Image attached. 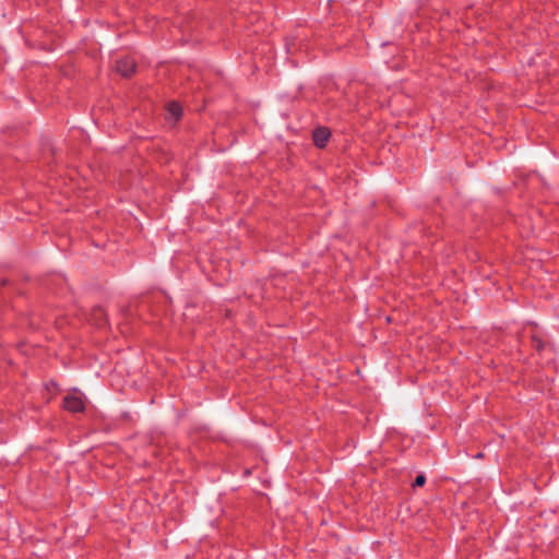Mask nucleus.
I'll list each match as a JSON object with an SVG mask.
<instances>
[{
  "label": "nucleus",
  "mask_w": 559,
  "mask_h": 559,
  "mask_svg": "<svg viewBox=\"0 0 559 559\" xmlns=\"http://www.w3.org/2000/svg\"><path fill=\"white\" fill-rule=\"evenodd\" d=\"M63 407L72 413L84 411V401L78 391L69 393L63 399Z\"/></svg>",
  "instance_id": "1"
},
{
  "label": "nucleus",
  "mask_w": 559,
  "mask_h": 559,
  "mask_svg": "<svg viewBox=\"0 0 559 559\" xmlns=\"http://www.w3.org/2000/svg\"><path fill=\"white\" fill-rule=\"evenodd\" d=\"M116 69L121 75L129 76L134 72L135 62L131 58H122L117 61Z\"/></svg>",
  "instance_id": "2"
},
{
  "label": "nucleus",
  "mask_w": 559,
  "mask_h": 559,
  "mask_svg": "<svg viewBox=\"0 0 559 559\" xmlns=\"http://www.w3.org/2000/svg\"><path fill=\"white\" fill-rule=\"evenodd\" d=\"M330 135L329 129L318 128L313 131V142L318 147L322 148L326 145Z\"/></svg>",
  "instance_id": "3"
},
{
  "label": "nucleus",
  "mask_w": 559,
  "mask_h": 559,
  "mask_svg": "<svg viewBox=\"0 0 559 559\" xmlns=\"http://www.w3.org/2000/svg\"><path fill=\"white\" fill-rule=\"evenodd\" d=\"M167 112L169 115V118L174 119L175 121L178 120L182 114L181 106L178 103H169L167 106Z\"/></svg>",
  "instance_id": "4"
},
{
  "label": "nucleus",
  "mask_w": 559,
  "mask_h": 559,
  "mask_svg": "<svg viewBox=\"0 0 559 559\" xmlns=\"http://www.w3.org/2000/svg\"><path fill=\"white\" fill-rule=\"evenodd\" d=\"M426 481V478L424 475H418L416 478H415V481L413 484V486H416V487H419V486H423Z\"/></svg>",
  "instance_id": "5"
},
{
  "label": "nucleus",
  "mask_w": 559,
  "mask_h": 559,
  "mask_svg": "<svg viewBox=\"0 0 559 559\" xmlns=\"http://www.w3.org/2000/svg\"><path fill=\"white\" fill-rule=\"evenodd\" d=\"M52 386L55 388V386H56V383L51 382V385H48V384H47V385H46V389H48V390H49V389H52Z\"/></svg>",
  "instance_id": "6"
},
{
  "label": "nucleus",
  "mask_w": 559,
  "mask_h": 559,
  "mask_svg": "<svg viewBox=\"0 0 559 559\" xmlns=\"http://www.w3.org/2000/svg\"><path fill=\"white\" fill-rule=\"evenodd\" d=\"M52 386L55 388V386H56V383L51 382V385H48V384H47V385H46V389H48V390H49V389H52Z\"/></svg>",
  "instance_id": "7"
},
{
  "label": "nucleus",
  "mask_w": 559,
  "mask_h": 559,
  "mask_svg": "<svg viewBox=\"0 0 559 559\" xmlns=\"http://www.w3.org/2000/svg\"><path fill=\"white\" fill-rule=\"evenodd\" d=\"M52 386L55 388V386H56V383L51 382V385H48V384H47V385H46V389H48V390H49V389H52Z\"/></svg>",
  "instance_id": "8"
},
{
  "label": "nucleus",
  "mask_w": 559,
  "mask_h": 559,
  "mask_svg": "<svg viewBox=\"0 0 559 559\" xmlns=\"http://www.w3.org/2000/svg\"><path fill=\"white\" fill-rule=\"evenodd\" d=\"M536 348H537V349H540V348H542V343H540L539 341L536 343Z\"/></svg>",
  "instance_id": "9"
},
{
  "label": "nucleus",
  "mask_w": 559,
  "mask_h": 559,
  "mask_svg": "<svg viewBox=\"0 0 559 559\" xmlns=\"http://www.w3.org/2000/svg\"><path fill=\"white\" fill-rule=\"evenodd\" d=\"M99 314H103V309H97L96 310Z\"/></svg>",
  "instance_id": "10"
}]
</instances>
